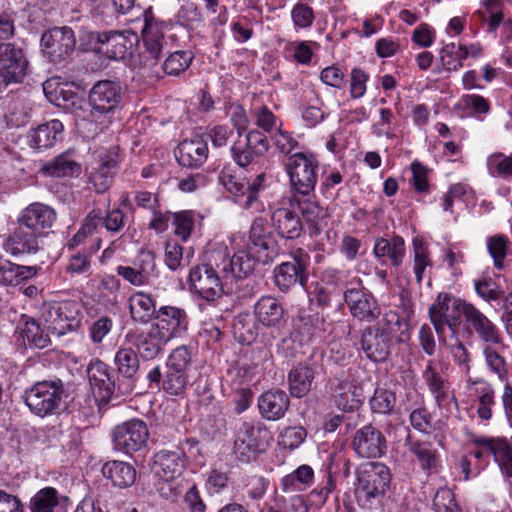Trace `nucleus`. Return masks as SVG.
Returning a JSON list of instances; mask_svg holds the SVG:
<instances>
[{"mask_svg": "<svg viewBox=\"0 0 512 512\" xmlns=\"http://www.w3.org/2000/svg\"><path fill=\"white\" fill-rule=\"evenodd\" d=\"M399 325L398 313L388 310L374 325L366 327L360 340L365 355L374 362L385 361L395 343V332Z\"/></svg>", "mask_w": 512, "mask_h": 512, "instance_id": "obj_1", "label": "nucleus"}, {"mask_svg": "<svg viewBox=\"0 0 512 512\" xmlns=\"http://www.w3.org/2000/svg\"><path fill=\"white\" fill-rule=\"evenodd\" d=\"M185 469L182 453L160 450L154 455L153 470L157 481L155 489L161 497L174 500L180 494L181 476Z\"/></svg>", "mask_w": 512, "mask_h": 512, "instance_id": "obj_2", "label": "nucleus"}, {"mask_svg": "<svg viewBox=\"0 0 512 512\" xmlns=\"http://www.w3.org/2000/svg\"><path fill=\"white\" fill-rule=\"evenodd\" d=\"M64 392L61 380H43L26 389L23 399L31 413L43 418L62 410Z\"/></svg>", "mask_w": 512, "mask_h": 512, "instance_id": "obj_3", "label": "nucleus"}, {"mask_svg": "<svg viewBox=\"0 0 512 512\" xmlns=\"http://www.w3.org/2000/svg\"><path fill=\"white\" fill-rule=\"evenodd\" d=\"M390 481V470L385 464H362L356 470L355 496L358 504L367 507L373 499L383 496L389 488Z\"/></svg>", "mask_w": 512, "mask_h": 512, "instance_id": "obj_4", "label": "nucleus"}, {"mask_svg": "<svg viewBox=\"0 0 512 512\" xmlns=\"http://www.w3.org/2000/svg\"><path fill=\"white\" fill-rule=\"evenodd\" d=\"M41 316L48 331L58 337L77 331L82 323V304L76 300L52 301L42 305Z\"/></svg>", "mask_w": 512, "mask_h": 512, "instance_id": "obj_5", "label": "nucleus"}, {"mask_svg": "<svg viewBox=\"0 0 512 512\" xmlns=\"http://www.w3.org/2000/svg\"><path fill=\"white\" fill-rule=\"evenodd\" d=\"M472 306L450 293H439L429 308V318L437 334L443 336L446 326L456 334L461 326V315L466 319Z\"/></svg>", "mask_w": 512, "mask_h": 512, "instance_id": "obj_6", "label": "nucleus"}, {"mask_svg": "<svg viewBox=\"0 0 512 512\" xmlns=\"http://www.w3.org/2000/svg\"><path fill=\"white\" fill-rule=\"evenodd\" d=\"M122 94L121 85L111 80H100L90 90L91 116L99 122L102 130L107 128L114 120Z\"/></svg>", "mask_w": 512, "mask_h": 512, "instance_id": "obj_7", "label": "nucleus"}, {"mask_svg": "<svg viewBox=\"0 0 512 512\" xmlns=\"http://www.w3.org/2000/svg\"><path fill=\"white\" fill-rule=\"evenodd\" d=\"M218 267L219 260L213 258V253L208 263L192 267L188 277L190 291L206 301L221 297L227 283Z\"/></svg>", "mask_w": 512, "mask_h": 512, "instance_id": "obj_8", "label": "nucleus"}, {"mask_svg": "<svg viewBox=\"0 0 512 512\" xmlns=\"http://www.w3.org/2000/svg\"><path fill=\"white\" fill-rule=\"evenodd\" d=\"M170 26L171 23L159 18L145 16V27L143 29L144 49L139 54V64L151 73L158 72L157 67L166 45L165 33L169 30Z\"/></svg>", "mask_w": 512, "mask_h": 512, "instance_id": "obj_9", "label": "nucleus"}, {"mask_svg": "<svg viewBox=\"0 0 512 512\" xmlns=\"http://www.w3.org/2000/svg\"><path fill=\"white\" fill-rule=\"evenodd\" d=\"M318 161L312 154L297 152L286 163V171L295 195L309 196L317 182Z\"/></svg>", "mask_w": 512, "mask_h": 512, "instance_id": "obj_10", "label": "nucleus"}, {"mask_svg": "<svg viewBox=\"0 0 512 512\" xmlns=\"http://www.w3.org/2000/svg\"><path fill=\"white\" fill-rule=\"evenodd\" d=\"M191 363V353L185 346L175 348L166 362L163 374V391L175 397H183L189 383L187 371Z\"/></svg>", "mask_w": 512, "mask_h": 512, "instance_id": "obj_11", "label": "nucleus"}, {"mask_svg": "<svg viewBox=\"0 0 512 512\" xmlns=\"http://www.w3.org/2000/svg\"><path fill=\"white\" fill-rule=\"evenodd\" d=\"M244 241V236L240 234L233 235L232 242L234 248L238 251L229 257L225 250H217L213 252V258L219 260V270L223 274L227 285L234 280H240L248 277L254 270L256 258L242 249L241 242Z\"/></svg>", "mask_w": 512, "mask_h": 512, "instance_id": "obj_12", "label": "nucleus"}, {"mask_svg": "<svg viewBox=\"0 0 512 512\" xmlns=\"http://www.w3.org/2000/svg\"><path fill=\"white\" fill-rule=\"evenodd\" d=\"M271 440V432L264 423H243L237 431L234 443L235 454L242 462H249L258 453L264 452Z\"/></svg>", "mask_w": 512, "mask_h": 512, "instance_id": "obj_13", "label": "nucleus"}, {"mask_svg": "<svg viewBox=\"0 0 512 512\" xmlns=\"http://www.w3.org/2000/svg\"><path fill=\"white\" fill-rule=\"evenodd\" d=\"M91 48L112 60L125 58L133 46V34L122 31H89L84 34Z\"/></svg>", "mask_w": 512, "mask_h": 512, "instance_id": "obj_14", "label": "nucleus"}, {"mask_svg": "<svg viewBox=\"0 0 512 512\" xmlns=\"http://www.w3.org/2000/svg\"><path fill=\"white\" fill-rule=\"evenodd\" d=\"M149 438V431L144 421L130 419L113 429L112 442L117 451L131 453L141 450L146 446Z\"/></svg>", "mask_w": 512, "mask_h": 512, "instance_id": "obj_15", "label": "nucleus"}, {"mask_svg": "<svg viewBox=\"0 0 512 512\" xmlns=\"http://www.w3.org/2000/svg\"><path fill=\"white\" fill-rule=\"evenodd\" d=\"M343 299L349 308L351 315L359 321L371 323L378 321L384 312L373 294L363 287L361 283L357 287L347 288L343 293Z\"/></svg>", "mask_w": 512, "mask_h": 512, "instance_id": "obj_16", "label": "nucleus"}, {"mask_svg": "<svg viewBox=\"0 0 512 512\" xmlns=\"http://www.w3.org/2000/svg\"><path fill=\"white\" fill-rule=\"evenodd\" d=\"M75 44L74 32L69 27L53 28L41 37L42 52L52 63H59L70 56Z\"/></svg>", "mask_w": 512, "mask_h": 512, "instance_id": "obj_17", "label": "nucleus"}, {"mask_svg": "<svg viewBox=\"0 0 512 512\" xmlns=\"http://www.w3.org/2000/svg\"><path fill=\"white\" fill-rule=\"evenodd\" d=\"M28 70V60L21 48L0 44V79L6 85L21 82Z\"/></svg>", "mask_w": 512, "mask_h": 512, "instance_id": "obj_18", "label": "nucleus"}, {"mask_svg": "<svg viewBox=\"0 0 512 512\" xmlns=\"http://www.w3.org/2000/svg\"><path fill=\"white\" fill-rule=\"evenodd\" d=\"M306 254L300 253L292 260L283 262L274 268V283L283 292L289 291L299 284L304 287L308 280Z\"/></svg>", "mask_w": 512, "mask_h": 512, "instance_id": "obj_19", "label": "nucleus"}, {"mask_svg": "<svg viewBox=\"0 0 512 512\" xmlns=\"http://www.w3.org/2000/svg\"><path fill=\"white\" fill-rule=\"evenodd\" d=\"M352 448L360 458H380L387 450V442L379 429L367 424L355 432Z\"/></svg>", "mask_w": 512, "mask_h": 512, "instance_id": "obj_20", "label": "nucleus"}, {"mask_svg": "<svg viewBox=\"0 0 512 512\" xmlns=\"http://www.w3.org/2000/svg\"><path fill=\"white\" fill-rule=\"evenodd\" d=\"M242 249L259 262H267L274 252L275 240L262 219H256L249 230L248 239L241 242Z\"/></svg>", "mask_w": 512, "mask_h": 512, "instance_id": "obj_21", "label": "nucleus"}, {"mask_svg": "<svg viewBox=\"0 0 512 512\" xmlns=\"http://www.w3.org/2000/svg\"><path fill=\"white\" fill-rule=\"evenodd\" d=\"M114 364L118 374L123 378L117 390L121 395L130 394L134 388L136 376L140 368L138 354L134 347L123 344L116 352Z\"/></svg>", "mask_w": 512, "mask_h": 512, "instance_id": "obj_22", "label": "nucleus"}, {"mask_svg": "<svg viewBox=\"0 0 512 512\" xmlns=\"http://www.w3.org/2000/svg\"><path fill=\"white\" fill-rule=\"evenodd\" d=\"M466 389L475 397L474 406L478 419L488 422L492 419L493 408L496 406V392L493 385L484 378L466 380Z\"/></svg>", "mask_w": 512, "mask_h": 512, "instance_id": "obj_23", "label": "nucleus"}, {"mask_svg": "<svg viewBox=\"0 0 512 512\" xmlns=\"http://www.w3.org/2000/svg\"><path fill=\"white\" fill-rule=\"evenodd\" d=\"M471 442L491 453L502 474L512 478V444L506 438L474 435Z\"/></svg>", "mask_w": 512, "mask_h": 512, "instance_id": "obj_24", "label": "nucleus"}, {"mask_svg": "<svg viewBox=\"0 0 512 512\" xmlns=\"http://www.w3.org/2000/svg\"><path fill=\"white\" fill-rule=\"evenodd\" d=\"M154 319L156 322L151 328L168 341L186 330L187 327L185 311L174 306H162L156 312Z\"/></svg>", "mask_w": 512, "mask_h": 512, "instance_id": "obj_25", "label": "nucleus"}, {"mask_svg": "<svg viewBox=\"0 0 512 512\" xmlns=\"http://www.w3.org/2000/svg\"><path fill=\"white\" fill-rule=\"evenodd\" d=\"M301 195H293L289 198V205L299 210L305 223L309 226L311 234H318L327 223L328 209L311 198H302Z\"/></svg>", "mask_w": 512, "mask_h": 512, "instance_id": "obj_26", "label": "nucleus"}, {"mask_svg": "<svg viewBox=\"0 0 512 512\" xmlns=\"http://www.w3.org/2000/svg\"><path fill=\"white\" fill-rule=\"evenodd\" d=\"M55 221L54 209L38 202L27 206L18 217V224L25 226L37 235H40L41 231L51 228Z\"/></svg>", "mask_w": 512, "mask_h": 512, "instance_id": "obj_27", "label": "nucleus"}, {"mask_svg": "<svg viewBox=\"0 0 512 512\" xmlns=\"http://www.w3.org/2000/svg\"><path fill=\"white\" fill-rule=\"evenodd\" d=\"M87 376L93 395L101 402H108L115 390L108 365L98 359L92 360L87 367Z\"/></svg>", "mask_w": 512, "mask_h": 512, "instance_id": "obj_28", "label": "nucleus"}, {"mask_svg": "<svg viewBox=\"0 0 512 512\" xmlns=\"http://www.w3.org/2000/svg\"><path fill=\"white\" fill-rule=\"evenodd\" d=\"M39 235L20 225L3 240V250L11 256L35 254L39 250Z\"/></svg>", "mask_w": 512, "mask_h": 512, "instance_id": "obj_29", "label": "nucleus"}, {"mask_svg": "<svg viewBox=\"0 0 512 512\" xmlns=\"http://www.w3.org/2000/svg\"><path fill=\"white\" fill-rule=\"evenodd\" d=\"M63 131L64 126L58 119L39 124L29 131V147L36 151L49 149L62 139Z\"/></svg>", "mask_w": 512, "mask_h": 512, "instance_id": "obj_30", "label": "nucleus"}, {"mask_svg": "<svg viewBox=\"0 0 512 512\" xmlns=\"http://www.w3.org/2000/svg\"><path fill=\"white\" fill-rule=\"evenodd\" d=\"M476 333L481 346L497 345L504 340L502 332L498 326L493 323L484 313L475 305L472 306L465 320Z\"/></svg>", "mask_w": 512, "mask_h": 512, "instance_id": "obj_31", "label": "nucleus"}, {"mask_svg": "<svg viewBox=\"0 0 512 512\" xmlns=\"http://www.w3.org/2000/svg\"><path fill=\"white\" fill-rule=\"evenodd\" d=\"M125 340L136 349L137 354L144 360H152L157 357L163 346L169 342L151 327L146 333H128Z\"/></svg>", "mask_w": 512, "mask_h": 512, "instance_id": "obj_32", "label": "nucleus"}, {"mask_svg": "<svg viewBox=\"0 0 512 512\" xmlns=\"http://www.w3.org/2000/svg\"><path fill=\"white\" fill-rule=\"evenodd\" d=\"M448 369L449 363L442 356H438L427 361L426 367L422 373L429 391L438 404H441L447 396L443 375Z\"/></svg>", "mask_w": 512, "mask_h": 512, "instance_id": "obj_33", "label": "nucleus"}, {"mask_svg": "<svg viewBox=\"0 0 512 512\" xmlns=\"http://www.w3.org/2000/svg\"><path fill=\"white\" fill-rule=\"evenodd\" d=\"M290 207H279L271 214V224L277 234L285 239H296L303 231V224L298 214Z\"/></svg>", "mask_w": 512, "mask_h": 512, "instance_id": "obj_34", "label": "nucleus"}, {"mask_svg": "<svg viewBox=\"0 0 512 512\" xmlns=\"http://www.w3.org/2000/svg\"><path fill=\"white\" fill-rule=\"evenodd\" d=\"M357 388L348 378L330 381V400L340 410L351 412L360 405Z\"/></svg>", "mask_w": 512, "mask_h": 512, "instance_id": "obj_35", "label": "nucleus"}, {"mask_svg": "<svg viewBox=\"0 0 512 512\" xmlns=\"http://www.w3.org/2000/svg\"><path fill=\"white\" fill-rule=\"evenodd\" d=\"M408 451L420 468L427 474L435 473L440 467V454L433 444L428 441L406 439Z\"/></svg>", "mask_w": 512, "mask_h": 512, "instance_id": "obj_36", "label": "nucleus"}, {"mask_svg": "<svg viewBox=\"0 0 512 512\" xmlns=\"http://www.w3.org/2000/svg\"><path fill=\"white\" fill-rule=\"evenodd\" d=\"M258 408L261 416L269 421L281 419L289 408V398L283 390L271 389L260 395Z\"/></svg>", "mask_w": 512, "mask_h": 512, "instance_id": "obj_37", "label": "nucleus"}, {"mask_svg": "<svg viewBox=\"0 0 512 512\" xmlns=\"http://www.w3.org/2000/svg\"><path fill=\"white\" fill-rule=\"evenodd\" d=\"M207 157V142L199 137L182 141L176 152L178 163L189 168L201 166L206 161Z\"/></svg>", "mask_w": 512, "mask_h": 512, "instance_id": "obj_38", "label": "nucleus"}, {"mask_svg": "<svg viewBox=\"0 0 512 512\" xmlns=\"http://www.w3.org/2000/svg\"><path fill=\"white\" fill-rule=\"evenodd\" d=\"M15 333L25 346L43 349L50 343V338L35 319L22 315L15 329Z\"/></svg>", "mask_w": 512, "mask_h": 512, "instance_id": "obj_39", "label": "nucleus"}, {"mask_svg": "<svg viewBox=\"0 0 512 512\" xmlns=\"http://www.w3.org/2000/svg\"><path fill=\"white\" fill-rule=\"evenodd\" d=\"M373 254L377 259L388 258L392 266L399 267L406 255L405 241L399 235H394L391 239L377 238Z\"/></svg>", "mask_w": 512, "mask_h": 512, "instance_id": "obj_40", "label": "nucleus"}, {"mask_svg": "<svg viewBox=\"0 0 512 512\" xmlns=\"http://www.w3.org/2000/svg\"><path fill=\"white\" fill-rule=\"evenodd\" d=\"M506 349L507 345L504 340H501L497 345L481 346L486 368L490 373L496 375L501 382H506L508 379V364L504 356Z\"/></svg>", "mask_w": 512, "mask_h": 512, "instance_id": "obj_41", "label": "nucleus"}, {"mask_svg": "<svg viewBox=\"0 0 512 512\" xmlns=\"http://www.w3.org/2000/svg\"><path fill=\"white\" fill-rule=\"evenodd\" d=\"M80 164L75 160L72 150H67L57 157L45 162L41 172L50 177H72L80 173Z\"/></svg>", "mask_w": 512, "mask_h": 512, "instance_id": "obj_42", "label": "nucleus"}, {"mask_svg": "<svg viewBox=\"0 0 512 512\" xmlns=\"http://www.w3.org/2000/svg\"><path fill=\"white\" fill-rule=\"evenodd\" d=\"M103 476L119 488H127L134 484L136 480L135 468L124 461H108L102 467Z\"/></svg>", "mask_w": 512, "mask_h": 512, "instance_id": "obj_43", "label": "nucleus"}, {"mask_svg": "<svg viewBox=\"0 0 512 512\" xmlns=\"http://www.w3.org/2000/svg\"><path fill=\"white\" fill-rule=\"evenodd\" d=\"M254 314L263 326L275 327L282 321L284 309L274 297L263 296L255 303Z\"/></svg>", "mask_w": 512, "mask_h": 512, "instance_id": "obj_44", "label": "nucleus"}, {"mask_svg": "<svg viewBox=\"0 0 512 512\" xmlns=\"http://www.w3.org/2000/svg\"><path fill=\"white\" fill-rule=\"evenodd\" d=\"M36 266H25L11 262L8 259L0 262V285L5 287L17 286L37 274Z\"/></svg>", "mask_w": 512, "mask_h": 512, "instance_id": "obj_45", "label": "nucleus"}, {"mask_svg": "<svg viewBox=\"0 0 512 512\" xmlns=\"http://www.w3.org/2000/svg\"><path fill=\"white\" fill-rule=\"evenodd\" d=\"M129 309L134 321L148 323L156 315V301L148 293L138 291L129 298Z\"/></svg>", "mask_w": 512, "mask_h": 512, "instance_id": "obj_46", "label": "nucleus"}, {"mask_svg": "<svg viewBox=\"0 0 512 512\" xmlns=\"http://www.w3.org/2000/svg\"><path fill=\"white\" fill-rule=\"evenodd\" d=\"M32 108L23 99H7L3 117L7 127L19 128L25 126L31 119Z\"/></svg>", "mask_w": 512, "mask_h": 512, "instance_id": "obj_47", "label": "nucleus"}, {"mask_svg": "<svg viewBox=\"0 0 512 512\" xmlns=\"http://www.w3.org/2000/svg\"><path fill=\"white\" fill-rule=\"evenodd\" d=\"M115 167L116 161L108 155L92 164L89 177L98 192L102 193L108 189Z\"/></svg>", "mask_w": 512, "mask_h": 512, "instance_id": "obj_48", "label": "nucleus"}, {"mask_svg": "<svg viewBox=\"0 0 512 512\" xmlns=\"http://www.w3.org/2000/svg\"><path fill=\"white\" fill-rule=\"evenodd\" d=\"M412 253V270L415 275L416 282L418 284H421L425 276L426 269L432 267L431 254L429 251L428 244L422 238H413Z\"/></svg>", "mask_w": 512, "mask_h": 512, "instance_id": "obj_49", "label": "nucleus"}, {"mask_svg": "<svg viewBox=\"0 0 512 512\" xmlns=\"http://www.w3.org/2000/svg\"><path fill=\"white\" fill-rule=\"evenodd\" d=\"M313 379L312 368L303 364L296 366L288 377L291 395L298 398L306 395L311 389Z\"/></svg>", "mask_w": 512, "mask_h": 512, "instance_id": "obj_50", "label": "nucleus"}, {"mask_svg": "<svg viewBox=\"0 0 512 512\" xmlns=\"http://www.w3.org/2000/svg\"><path fill=\"white\" fill-rule=\"evenodd\" d=\"M53 84L52 80H47L43 83V90L47 99L54 105L64 109L74 107L79 101L77 93L66 90L62 86H57L52 89Z\"/></svg>", "mask_w": 512, "mask_h": 512, "instance_id": "obj_51", "label": "nucleus"}, {"mask_svg": "<svg viewBox=\"0 0 512 512\" xmlns=\"http://www.w3.org/2000/svg\"><path fill=\"white\" fill-rule=\"evenodd\" d=\"M59 505V493L53 487L40 489L30 499V512H54Z\"/></svg>", "mask_w": 512, "mask_h": 512, "instance_id": "obj_52", "label": "nucleus"}, {"mask_svg": "<svg viewBox=\"0 0 512 512\" xmlns=\"http://www.w3.org/2000/svg\"><path fill=\"white\" fill-rule=\"evenodd\" d=\"M396 403L395 392L385 387H377L369 401L372 412L383 415L392 414Z\"/></svg>", "mask_w": 512, "mask_h": 512, "instance_id": "obj_53", "label": "nucleus"}, {"mask_svg": "<svg viewBox=\"0 0 512 512\" xmlns=\"http://www.w3.org/2000/svg\"><path fill=\"white\" fill-rule=\"evenodd\" d=\"M194 55L188 50H179L171 53L162 63L163 71L170 76H178L191 65Z\"/></svg>", "mask_w": 512, "mask_h": 512, "instance_id": "obj_54", "label": "nucleus"}, {"mask_svg": "<svg viewBox=\"0 0 512 512\" xmlns=\"http://www.w3.org/2000/svg\"><path fill=\"white\" fill-rule=\"evenodd\" d=\"M200 219V215L192 210L180 211L173 214V224L175 226V234L183 241H186L196 224Z\"/></svg>", "mask_w": 512, "mask_h": 512, "instance_id": "obj_55", "label": "nucleus"}, {"mask_svg": "<svg viewBox=\"0 0 512 512\" xmlns=\"http://www.w3.org/2000/svg\"><path fill=\"white\" fill-rule=\"evenodd\" d=\"M486 165L489 174L504 179L512 178V154L494 153L488 156Z\"/></svg>", "mask_w": 512, "mask_h": 512, "instance_id": "obj_56", "label": "nucleus"}, {"mask_svg": "<svg viewBox=\"0 0 512 512\" xmlns=\"http://www.w3.org/2000/svg\"><path fill=\"white\" fill-rule=\"evenodd\" d=\"M219 182L235 197V202L240 204L246 194V183L243 179L233 175L229 169H223L219 174Z\"/></svg>", "mask_w": 512, "mask_h": 512, "instance_id": "obj_57", "label": "nucleus"}, {"mask_svg": "<svg viewBox=\"0 0 512 512\" xmlns=\"http://www.w3.org/2000/svg\"><path fill=\"white\" fill-rule=\"evenodd\" d=\"M508 239L505 235L498 234L487 239V249L493 259L494 266L502 270L507 255Z\"/></svg>", "mask_w": 512, "mask_h": 512, "instance_id": "obj_58", "label": "nucleus"}, {"mask_svg": "<svg viewBox=\"0 0 512 512\" xmlns=\"http://www.w3.org/2000/svg\"><path fill=\"white\" fill-rule=\"evenodd\" d=\"M133 267L149 282L156 276L155 254L147 249H141L133 261Z\"/></svg>", "mask_w": 512, "mask_h": 512, "instance_id": "obj_59", "label": "nucleus"}, {"mask_svg": "<svg viewBox=\"0 0 512 512\" xmlns=\"http://www.w3.org/2000/svg\"><path fill=\"white\" fill-rule=\"evenodd\" d=\"M335 482L331 475H328L325 482L314 488L308 495L307 500L312 508H321L326 501L330 493L335 489Z\"/></svg>", "mask_w": 512, "mask_h": 512, "instance_id": "obj_60", "label": "nucleus"}, {"mask_svg": "<svg viewBox=\"0 0 512 512\" xmlns=\"http://www.w3.org/2000/svg\"><path fill=\"white\" fill-rule=\"evenodd\" d=\"M457 107L463 110L471 109L475 114H488L490 112L489 101L478 94L463 95L457 103Z\"/></svg>", "mask_w": 512, "mask_h": 512, "instance_id": "obj_61", "label": "nucleus"}, {"mask_svg": "<svg viewBox=\"0 0 512 512\" xmlns=\"http://www.w3.org/2000/svg\"><path fill=\"white\" fill-rule=\"evenodd\" d=\"M475 292L485 301H498L504 292L491 279H479L474 281Z\"/></svg>", "mask_w": 512, "mask_h": 512, "instance_id": "obj_62", "label": "nucleus"}, {"mask_svg": "<svg viewBox=\"0 0 512 512\" xmlns=\"http://www.w3.org/2000/svg\"><path fill=\"white\" fill-rule=\"evenodd\" d=\"M409 409H411L409 417L411 426L421 433H430L433 425L432 416L428 410L423 407L413 408L412 406H409Z\"/></svg>", "mask_w": 512, "mask_h": 512, "instance_id": "obj_63", "label": "nucleus"}, {"mask_svg": "<svg viewBox=\"0 0 512 512\" xmlns=\"http://www.w3.org/2000/svg\"><path fill=\"white\" fill-rule=\"evenodd\" d=\"M433 504L436 512H459L454 493L446 487L438 489Z\"/></svg>", "mask_w": 512, "mask_h": 512, "instance_id": "obj_64", "label": "nucleus"}]
</instances>
